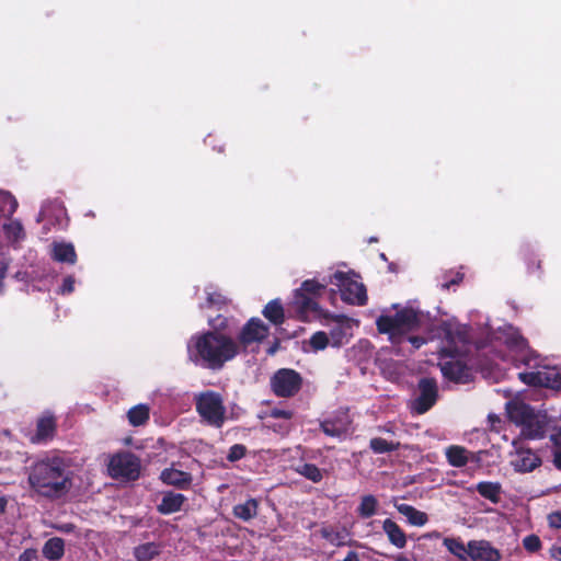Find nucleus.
Returning <instances> with one entry per match:
<instances>
[{
    "label": "nucleus",
    "mask_w": 561,
    "mask_h": 561,
    "mask_svg": "<svg viewBox=\"0 0 561 561\" xmlns=\"http://www.w3.org/2000/svg\"><path fill=\"white\" fill-rule=\"evenodd\" d=\"M272 416L276 419H286L289 420L291 417V412L285 410H274L272 412Z\"/></svg>",
    "instance_id": "09e8293b"
},
{
    "label": "nucleus",
    "mask_w": 561,
    "mask_h": 561,
    "mask_svg": "<svg viewBox=\"0 0 561 561\" xmlns=\"http://www.w3.org/2000/svg\"><path fill=\"white\" fill-rule=\"evenodd\" d=\"M257 501L249 499L244 503L237 504L233 507V515L244 522H248L256 516L257 514Z\"/></svg>",
    "instance_id": "393cba45"
},
{
    "label": "nucleus",
    "mask_w": 561,
    "mask_h": 561,
    "mask_svg": "<svg viewBox=\"0 0 561 561\" xmlns=\"http://www.w3.org/2000/svg\"><path fill=\"white\" fill-rule=\"evenodd\" d=\"M369 445H370V448L376 454L389 453V451L396 450L399 447V443L388 442L380 437H375V438L370 439Z\"/></svg>",
    "instance_id": "4c0bfd02"
},
{
    "label": "nucleus",
    "mask_w": 561,
    "mask_h": 561,
    "mask_svg": "<svg viewBox=\"0 0 561 561\" xmlns=\"http://www.w3.org/2000/svg\"><path fill=\"white\" fill-rule=\"evenodd\" d=\"M4 507H5V500L0 496V513L4 510Z\"/></svg>",
    "instance_id": "5fc2aeb1"
},
{
    "label": "nucleus",
    "mask_w": 561,
    "mask_h": 561,
    "mask_svg": "<svg viewBox=\"0 0 561 561\" xmlns=\"http://www.w3.org/2000/svg\"><path fill=\"white\" fill-rule=\"evenodd\" d=\"M244 454H245V447L237 444V445H233L229 449L228 459L230 461H236V460L241 459L244 456Z\"/></svg>",
    "instance_id": "37998d69"
},
{
    "label": "nucleus",
    "mask_w": 561,
    "mask_h": 561,
    "mask_svg": "<svg viewBox=\"0 0 561 561\" xmlns=\"http://www.w3.org/2000/svg\"><path fill=\"white\" fill-rule=\"evenodd\" d=\"M140 465L136 456L121 453L113 456L108 463V472L114 478L135 480L139 476Z\"/></svg>",
    "instance_id": "0eeeda50"
},
{
    "label": "nucleus",
    "mask_w": 561,
    "mask_h": 561,
    "mask_svg": "<svg viewBox=\"0 0 561 561\" xmlns=\"http://www.w3.org/2000/svg\"><path fill=\"white\" fill-rule=\"evenodd\" d=\"M551 556L558 560L561 561V547H553L551 549Z\"/></svg>",
    "instance_id": "603ef678"
},
{
    "label": "nucleus",
    "mask_w": 561,
    "mask_h": 561,
    "mask_svg": "<svg viewBox=\"0 0 561 561\" xmlns=\"http://www.w3.org/2000/svg\"><path fill=\"white\" fill-rule=\"evenodd\" d=\"M51 255L58 262L73 264L77 260L75 248L71 243L55 242L51 245Z\"/></svg>",
    "instance_id": "4be33fe9"
},
{
    "label": "nucleus",
    "mask_w": 561,
    "mask_h": 561,
    "mask_svg": "<svg viewBox=\"0 0 561 561\" xmlns=\"http://www.w3.org/2000/svg\"><path fill=\"white\" fill-rule=\"evenodd\" d=\"M327 282L319 283L313 279L305 280L299 289L296 290L294 304L301 312L317 311L318 304L314 298L324 290Z\"/></svg>",
    "instance_id": "6e6552de"
},
{
    "label": "nucleus",
    "mask_w": 561,
    "mask_h": 561,
    "mask_svg": "<svg viewBox=\"0 0 561 561\" xmlns=\"http://www.w3.org/2000/svg\"><path fill=\"white\" fill-rule=\"evenodd\" d=\"M350 419L346 413H341L335 417L328 419L321 423L323 432L332 437H342L350 431Z\"/></svg>",
    "instance_id": "dca6fc26"
},
{
    "label": "nucleus",
    "mask_w": 561,
    "mask_h": 561,
    "mask_svg": "<svg viewBox=\"0 0 561 561\" xmlns=\"http://www.w3.org/2000/svg\"><path fill=\"white\" fill-rule=\"evenodd\" d=\"M557 442L561 445V431L557 433Z\"/></svg>",
    "instance_id": "4d7b16f0"
},
{
    "label": "nucleus",
    "mask_w": 561,
    "mask_h": 561,
    "mask_svg": "<svg viewBox=\"0 0 561 561\" xmlns=\"http://www.w3.org/2000/svg\"><path fill=\"white\" fill-rule=\"evenodd\" d=\"M127 417L129 423L133 426H139L145 424L149 419V408L146 404H138L134 408H131L128 413Z\"/></svg>",
    "instance_id": "473e14b6"
},
{
    "label": "nucleus",
    "mask_w": 561,
    "mask_h": 561,
    "mask_svg": "<svg viewBox=\"0 0 561 561\" xmlns=\"http://www.w3.org/2000/svg\"><path fill=\"white\" fill-rule=\"evenodd\" d=\"M409 341L413 345L414 348H419L424 344V340L421 337H410Z\"/></svg>",
    "instance_id": "8fccbe9b"
},
{
    "label": "nucleus",
    "mask_w": 561,
    "mask_h": 561,
    "mask_svg": "<svg viewBox=\"0 0 561 561\" xmlns=\"http://www.w3.org/2000/svg\"><path fill=\"white\" fill-rule=\"evenodd\" d=\"M270 334V328L260 319L251 318L240 330L236 341L239 344V353L252 344H259Z\"/></svg>",
    "instance_id": "9d476101"
},
{
    "label": "nucleus",
    "mask_w": 561,
    "mask_h": 561,
    "mask_svg": "<svg viewBox=\"0 0 561 561\" xmlns=\"http://www.w3.org/2000/svg\"><path fill=\"white\" fill-rule=\"evenodd\" d=\"M377 506L378 501L374 495H365L362 497L357 512L362 517L368 518L376 514Z\"/></svg>",
    "instance_id": "c9c22d12"
},
{
    "label": "nucleus",
    "mask_w": 561,
    "mask_h": 561,
    "mask_svg": "<svg viewBox=\"0 0 561 561\" xmlns=\"http://www.w3.org/2000/svg\"><path fill=\"white\" fill-rule=\"evenodd\" d=\"M185 501V496L180 493L168 492L162 496L158 511L162 514H172L179 512Z\"/></svg>",
    "instance_id": "412c9836"
},
{
    "label": "nucleus",
    "mask_w": 561,
    "mask_h": 561,
    "mask_svg": "<svg viewBox=\"0 0 561 561\" xmlns=\"http://www.w3.org/2000/svg\"><path fill=\"white\" fill-rule=\"evenodd\" d=\"M329 283L339 287L342 299L351 305L363 306L367 302L366 288L363 283L357 279V275L353 272H334Z\"/></svg>",
    "instance_id": "39448f33"
},
{
    "label": "nucleus",
    "mask_w": 561,
    "mask_h": 561,
    "mask_svg": "<svg viewBox=\"0 0 561 561\" xmlns=\"http://www.w3.org/2000/svg\"><path fill=\"white\" fill-rule=\"evenodd\" d=\"M469 558L473 561H501L500 550L486 540L469 541Z\"/></svg>",
    "instance_id": "4468645a"
},
{
    "label": "nucleus",
    "mask_w": 561,
    "mask_h": 561,
    "mask_svg": "<svg viewBox=\"0 0 561 561\" xmlns=\"http://www.w3.org/2000/svg\"><path fill=\"white\" fill-rule=\"evenodd\" d=\"M213 330L194 334L187 343L188 358L196 365L219 369L239 354V344L224 331L228 320L222 317L208 320Z\"/></svg>",
    "instance_id": "f257e3e1"
},
{
    "label": "nucleus",
    "mask_w": 561,
    "mask_h": 561,
    "mask_svg": "<svg viewBox=\"0 0 561 561\" xmlns=\"http://www.w3.org/2000/svg\"><path fill=\"white\" fill-rule=\"evenodd\" d=\"M554 451H553V463L561 470V445L557 442V434L553 436Z\"/></svg>",
    "instance_id": "c03bdc74"
},
{
    "label": "nucleus",
    "mask_w": 561,
    "mask_h": 561,
    "mask_svg": "<svg viewBox=\"0 0 561 561\" xmlns=\"http://www.w3.org/2000/svg\"><path fill=\"white\" fill-rule=\"evenodd\" d=\"M506 411L512 422L520 425L534 411L528 404L519 399H513L506 403Z\"/></svg>",
    "instance_id": "6ab92c4d"
},
{
    "label": "nucleus",
    "mask_w": 561,
    "mask_h": 561,
    "mask_svg": "<svg viewBox=\"0 0 561 561\" xmlns=\"http://www.w3.org/2000/svg\"><path fill=\"white\" fill-rule=\"evenodd\" d=\"M160 553V546L154 542L139 545L134 550L137 561H150Z\"/></svg>",
    "instance_id": "c756f323"
},
{
    "label": "nucleus",
    "mask_w": 561,
    "mask_h": 561,
    "mask_svg": "<svg viewBox=\"0 0 561 561\" xmlns=\"http://www.w3.org/2000/svg\"><path fill=\"white\" fill-rule=\"evenodd\" d=\"M75 289V278L71 276H68L64 279L62 286L60 287L61 294H70Z\"/></svg>",
    "instance_id": "a18cd8bd"
},
{
    "label": "nucleus",
    "mask_w": 561,
    "mask_h": 561,
    "mask_svg": "<svg viewBox=\"0 0 561 561\" xmlns=\"http://www.w3.org/2000/svg\"><path fill=\"white\" fill-rule=\"evenodd\" d=\"M550 527L561 529V512L551 513L548 516Z\"/></svg>",
    "instance_id": "49530a36"
},
{
    "label": "nucleus",
    "mask_w": 561,
    "mask_h": 561,
    "mask_svg": "<svg viewBox=\"0 0 561 561\" xmlns=\"http://www.w3.org/2000/svg\"><path fill=\"white\" fill-rule=\"evenodd\" d=\"M394 561H410V560L407 557L400 554V556L396 557Z\"/></svg>",
    "instance_id": "6e6d98bb"
},
{
    "label": "nucleus",
    "mask_w": 561,
    "mask_h": 561,
    "mask_svg": "<svg viewBox=\"0 0 561 561\" xmlns=\"http://www.w3.org/2000/svg\"><path fill=\"white\" fill-rule=\"evenodd\" d=\"M421 394L415 402L414 409L417 413H425L436 401V383L432 379H422L420 381Z\"/></svg>",
    "instance_id": "2eb2a0df"
},
{
    "label": "nucleus",
    "mask_w": 561,
    "mask_h": 561,
    "mask_svg": "<svg viewBox=\"0 0 561 561\" xmlns=\"http://www.w3.org/2000/svg\"><path fill=\"white\" fill-rule=\"evenodd\" d=\"M301 378L291 369H280L272 378V388L279 397L294 396L300 388Z\"/></svg>",
    "instance_id": "f8f14e48"
},
{
    "label": "nucleus",
    "mask_w": 561,
    "mask_h": 561,
    "mask_svg": "<svg viewBox=\"0 0 561 561\" xmlns=\"http://www.w3.org/2000/svg\"><path fill=\"white\" fill-rule=\"evenodd\" d=\"M19 561H38V556L35 550H25L19 558Z\"/></svg>",
    "instance_id": "de8ad7c7"
},
{
    "label": "nucleus",
    "mask_w": 561,
    "mask_h": 561,
    "mask_svg": "<svg viewBox=\"0 0 561 561\" xmlns=\"http://www.w3.org/2000/svg\"><path fill=\"white\" fill-rule=\"evenodd\" d=\"M275 352V348H271L270 353L273 354Z\"/></svg>",
    "instance_id": "13d9d810"
},
{
    "label": "nucleus",
    "mask_w": 561,
    "mask_h": 561,
    "mask_svg": "<svg viewBox=\"0 0 561 561\" xmlns=\"http://www.w3.org/2000/svg\"><path fill=\"white\" fill-rule=\"evenodd\" d=\"M329 345L331 346V341L328 333L323 331L313 333L309 339V346L313 352L322 351Z\"/></svg>",
    "instance_id": "e433bc0d"
},
{
    "label": "nucleus",
    "mask_w": 561,
    "mask_h": 561,
    "mask_svg": "<svg viewBox=\"0 0 561 561\" xmlns=\"http://www.w3.org/2000/svg\"><path fill=\"white\" fill-rule=\"evenodd\" d=\"M296 472L314 483L320 482L323 478V471L313 463L299 465L296 467Z\"/></svg>",
    "instance_id": "f704fd0d"
},
{
    "label": "nucleus",
    "mask_w": 561,
    "mask_h": 561,
    "mask_svg": "<svg viewBox=\"0 0 561 561\" xmlns=\"http://www.w3.org/2000/svg\"><path fill=\"white\" fill-rule=\"evenodd\" d=\"M389 541L397 548H403L407 545V536L403 530L391 519H386L382 524Z\"/></svg>",
    "instance_id": "5701e85b"
},
{
    "label": "nucleus",
    "mask_w": 561,
    "mask_h": 561,
    "mask_svg": "<svg viewBox=\"0 0 561 561\" xmlns=\"http://www.w3.org/2000/svg\"><path fill=\"white\" fill-rule=\"evenodd\" d=\"M443 542L447 550L460 561H466L469 557V543L465 546L461 540L456 538H445Z\"/></svg>",
    "instance_id": "c85d7f7f"
},
{
    "label": "nucleus",
    "mask_w": 561,
    "mask_h": 561,
    "mask_svg": "<svg viewBox=\"0 0 561 561\" xmlns=\"http://www.w3.org/2000/svg\"><path fill=\"white\" fill-rule=\"evenodd\" d=\"M263 316L274 324L284 322V309L278 300L270 301L263 309Z\"/></svg>",
    "instance_id": "7c9ffc66"
},
{
    "label": "nucleus",
    "mask_w": 561,
    "mask_h": 561,
    "mask_svg": "<svg viewBox=\"0 0 561 561\" xmlns=\"http://www.w3.org/2000/svg\"><path fill=\"white\" fill-rule=\"evenodd\" d=\"M209 289L210 288L207 289V301L209 306H221L227 304V298L222 294L217 293L216 290L211 291Z\"/></svg>",
    "instance_id": "79ce46f5"
},
{
    "label": "nucleus",
    "mask_w": 561,
    "mask_h": 561,
    "mask_svg": "<svg viewBox=\"0 0 561 561\" xmlns=\"http://www.w3.org/2000/svg\"><path fill=\"white\" fill-rule=\"evenodd\" d=\"M539 465V457L529 449L517 450L514 459L512 460V466L519 472H529Z\"/></svg>",
    "instance_id": "a211bd4d"
},
{
    "label": "nucleus",
    "mask_w": 561,
    "mask_h": 561,
    "mask_svg": "<svg viewBox=\"0 0 561 561\" xmlns=\"http://www.w3.org/2000/svg\"><path fill=\"white\" fill-rule=\"evenodd\" d=\"M548 417L546 413L540 411H533L525 421L519 425L522 427V435L530 438H541L547 430Z\"/></svg>",
    "instance_id": "ddd939ff"
},
{
    "label": "nucleus",
    "mask_w": 561,
    "mask_h": 561,
    "mask_svg": "<svg viewBox=\"0 0 561 561\" xmlns=\"http://www.w3.org/2000/svg\"><path fill=\"white\" fill-rule=\"evenodd\" d=\"M161 479L164 483L184 488L191 483V476L184 471L170 468L165 469L161 473Z\"/></svg>",
    "instance_id": "b1692460"
},
{
    "label": "nucleus",
    "mask_w": 561,
    "mask_h": 561,
    "mask_svg": "<svg viewBox=\"0 0 561 561\" xmlns=\"http://www.w3.org/2000/svg\"><path fill=\"white\" fill-rule=\"evenodd\" d=\"M30 483L42 495L55 497L70 489V480L60 459H48L34 465Z\"/></svg>",
    "instance_id": "7ed1b4c3"
},
{
    "label": "nucleus",
    "mask_w": 561,
    "mask_h": 561,
    "mask_svg": "<svg viewBox=\"0 0 561 561\" xmlns=\"http://www.w3.org/2000/svg\"><path fill=\"white\" fill-rule=\"evenodd\" d=\"M358 323L345 316H333L328 318L330 327L329 339L332 347H341L346 344L353 335V328Z\"/></svg>",
    "instance_id": "9b49d317"
},
{
    "label": "nucleus",
    "mask_w": 561,
    "mask_h": 561,
    "mask_svg": "<svg viewBox=\"0 0 561 561\" xmlns=\"http://www.w3.org/2000/svg\"><path fill=\"white\" fill-rule=\"evenodd\" d=\"M477 491L483 497L496 503L500 499L501 485L495 482H480L477 484Z\"/></svg>",
    "instance_id": "72a5a7b5"
},
{
    "label": "nucleus",
    "mask_w": 561,
    "mask_h": 561,
    "mask_svg": "<svg viewBox=\"0 0 561 561\" xmlns=\"http://www.w3.org/2000/svg\"><path fill=\"white\" fill-rule=\"evenodd\" d=\"M196 410L202 420L214 427H221L226 420L222 398L215 391H205L195 396Z\"/></svg>",
    "instance_id": "423d86ee"
},
{
    "label": "nucleus",
    "mask_w": 561,
    "mask_h": 561,
    "mask_svg": "<svg viewBox=\"0 0 561 561\" xmlns=\"http://www.w3.org/2000/svg\"><path fill=\"white\" fill-rule=\"evenodd\" d=\"M504 342L510 350L518 354V357H516L517 360L530 365V358H528L527 355V343L515 329H508Z\"/></svg>",
    "instance_id": "f3484780"
},
{
    "label": "nucleus",
    "mask_w": 561,
    "mask_h": 561,
    "mask_svg": "<svg viewBox=\"0 0 561 561\" xmlns=\"http://www.w3.org/2000/svg\"><path fill=\"white\" fill-rule=\"evenodd\" d=\"M468 451L461 446H450L446 449L448 462L454 467H462L468 462Z\"/></svg>",
    "instance_id": "2f4dec72"
},
{
    "label": "nucleus",
    "mask_w": 561,
    "mask_h": 561,
    "mask_svg": "<svg viewBox=\"0 0 561 561\" xmlns=\"http://www.w3.org/2000/svg\"><path fill=\"white\" fill-rule=\"evenodd\" d=\"M18 207L15 198L8 192L0 191V214H13Z\"/></svg>",
    "instance_id": "58836bf2"
},
{
    "label": "nucleus",
    "mask_w": 561,
    "mask_h": 561,
    "mask_svg": "<svg viewBox=\"0 0 561 561\" xmlns=\"http://www.w3.org/2000/svg\"><path fill=\"white\" fill-rule=\"evenodd\" d=\"M343 561H360V559L355 551H350Z\"/></svg>",
    "instance_id": "3c124183"
},
{
    "label": "nucleus",
    "mask_w": 561,
    "mask_h": 561,
    "mask_svg": "<svg viewBox=\"0 0 561 561\" xmlns=\"http://www.w3.org/2000/svg\"><path fill=\"white\" fill-rule=\"evenodd\" d=\"M48 216H49L48 207L45 205V206H43V208L39 213V217L42 219H44V218H47Z\"/></svg>",
    "instance_id": "864d4df0"
},
{
    "label": "nucleus",
    "mask_w": 561,
    "mask_h": 561,
    "mask_svg": "<svg viewBox=\"0 0 561 561\" xmlns=\"http://www.w3.org/2000/svg\"><path fill=\"white\" fill-rule=\"evenodd\" d=\"M538 369L519 374V378L527 385L540 386L551 389L561 388V373L556 367L534 365Z\"/></svg>",
    "instance_id": "1a4fd4ad"
},
{
    "label": "nucleus",
    "mask_w": 561,
    "mask_h": 561,
    "mask_svg": "<svg viewBox=\"0 0 561 561\" xmlns=\"http://www.w3.org/2000/svg\"><path fill=\"white\" fill-rule=\"evenodd\" d=\"M55 432V420L50 415L42 416L37 422V432L34 442L46 440L51 437Z\"/></svg>",
    "instance_id": "bb28decb"
},
{
    "label": "nucleus",
    "mask_w": 561,
    "mask_h": 561,
    "mask_svg": "<svg viewBox=\"0 0 561 561\" xmlns=\"http://www.w3.org/2000/svg\"><path fill=\"white\" fill-rule=\"evenodd\" d=\"M64 540L58 537L47 540L43 547V554L49 560H59L64 556Z\"/></svg>",
    "instance_id": "cd10ccee"
},
{
    "label": "nucleus",
    "mask_w": 561,
    "mask_h": 561,
    "mask_svg": "<svg viewBox=\"0 0 561 561\" xmlns=\"http://www.w3.org/2000/svg\"><path fill=\"white\" fill-rule=\"evenodd\" d=\"M322 538L336 547L347 545L350 533L345 527L325 526L320 529Z\"/></svg>",
    "instance_id": "aec40b11"
},
{
    "label": "nucleus",
    "mask_w": 561,
    "mask_h": 561,
    "mask_svg": "<svg viewBox=\"0 0 561 561\" xmlns=\"http://www.w3.org/2000/svg\"><path fill=\"white\" fill-rule=\"evenodd\" d=\"M391 310H386L378 317L376 324L380 333L387 334L392 343H399L410 331L416 329L420 324V313L411 307L399 308L393 305Z\"/></svg>",
    "instance_id": "20e7f679"
},
{
    "label": "nucleus",
    "mask_w": 561,
    "mask_h": 561,
    "mask_svg": "<svg viewBox=\"0 0 561 561\" xmlns=\"http://www.w3.org/2000/svg\"><path fill=\"white\" fill-rule=\"evenodd\" d=\"M397 510L404 515L409 523L414 526H423L427 522V515L408 504L396 505Z\"/></svg>",
    "instance_id": "a878e982"
},
{
    "label": "nucleus",
    "mask_w": 561,
    "mask_h": 561,
    "mask_svg": "<svg viewBox=\"0 0 561 561\" xmlns=\"http://www.w3.org/2000/svg\"><path fill=\"white\" fill-rule=\"evenodd\" d=\"M7 237L12 241H18L23 237V228L19 221H11L3 226Z\"/></svg>",
    "instance_id": "ea45409f"
},
{
    "label": "nucleus",
    "mask_w": 561,
    "mask_h": 561,
    "mask_svg": "<svg viewBox=\"0 0 561 561\" xmlns=\"http://www.w3.org/2000/svg\"><path fill=\"white\" fill-rule=\"evenodd\" d=\"M443 335L439 364L445 378L460 383L470 379V369L462 356L468 352L467 331L463 325L456 322H445L440 327Z\"/></svg>",
    "instance_id": "f03ea898"
},
{
    "label": "nucleus",
    "mask_w": 561,
    "mask_h": 561,
    "mask_svg": "<svg viewBox=\"0 0 561 561\" xmlns=\"http://www.w3.org/2000/svg\"><path fill=\"white\" fill-rule=\"evenodd\" d=\"M523 547L528 552H537L541 548V541L536 535H528L523 539Z\"/></svg>",
    "instance_id": "a19ab883"
}]
</instances>
